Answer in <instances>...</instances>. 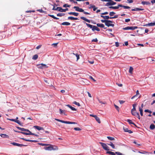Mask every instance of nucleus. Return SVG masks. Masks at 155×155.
<instances>
[{
	"label": "nucleus",
	"instance_id": "nucleus-50",
	"mask_svg": "<svg viewBox=\"0 0 155 155\" xmlns=\"http://www.w3.org/2000/svg\"><path fill=\"white\" fill-rule=\"evenodd\" d=\"M73 103L75 104H76V105H77L78 106H80L79 103L78 102H76V101H74V102H73Z\"/></svg>",
	"mask_w": 155,
	"mask_h": 155
},
{
	"label": "nucleus",
	"instance_id": "nucleus-39",
	"mask_svg": "<svg viewBox=\"0 0 155 155\" xmlns=\"http://www.w3.org/2000/svg\"><path fill=\"white\" fill-rule=\"evenodd\" d=\"M64 14L62 13H59L57 14V15L58 16L61 17L64 15Z\"/></svg>",
	"mask_w": 155,
	"mask_h": 155
},
{
	"label": "nucleus",
	"instance_id": "nucleus-21",
	"mask_svg": "<svg viewBox=\"0 0 155 155\" xmlns=\"http://www.w3.org/2000/svg\"><path fill=\"white\" fill-rule=\"evenodd\" d=\"M141 3L143 5H149L150 4V2H145V1L142 2H141Z\"/></svg>",
	"mask_w": 155,
	"mask_h": 155
},
{
	"label": "nucleus",
	"instance_id": "nucleus-1",
	"mask_svg": "<svg viewBox=\"0 0 155 155\" xmlns=\"http://www.w3.org/2000/svg\"><path fill=\"white\" fill-rule=\"evenodd\" d=\"M48 147H44V149L46 150L51 151L52 150H57L58 149V147L54 145L49 144Z\"/></svg>",
	"mask_w": 155,
	"mask_h": 155
},
{
	"label": "nucleus",
	"instance_id": "nucleus-34",
	"mask_svg": "<svg viewBox=\"0 0 155 155\" xmlns=\"http://www.w3.org/2000/svg\"><path fill=\"white\" fill-rule=\"evenodd\" d=\"M38 55L37 54L35 55L32 58V59L34 60L37 59L38 58Z\"/></svg>",
	"mask_w": 155,
	"mask_h": 155
},
{
	"label": "nucleus",
	"instance_id": "nucleus-2",
	"mask_svg": "<svg viewBox=\"0 0 155 155\" xmlns=\"http://www.w3.org/2000/svg\"><path fill=\"white\" fill-rule=\"evenodd\" d=\"M55 120L57 121L61 122L62 123L66 124H76L77 123L75 122H71L70 121H64L62 120L55 118Z\"/></svg>",
	"mask_w": 155,
	"mask_h": 155
},
{
	"label": "nucleus",
	"instance_id": "nucleus-26",
	"mask_svg": "<svg viewBox=\"0 0 155 155\" xmlns=\"http://www.w3.org/2000/svg\"><path fill=\"white\" fill-rule=\"evenodd\" d=\"M61 25H70V23L68 22H65L62 23Z\"/></svg>",
	"mask_w": 155,
	"mask_h": 155
},
{
	"label": "nucleus",
	"instance_id": "nucleus-19",
	"mask_svg": "<svg viewBox=\"0 0 155 155\" xmlns=\"http://www.w3.org/2000/svg\"><path fill=\"white\" fill-rule=\"evenodd\" d=\"M132 11H139V10H143V9H141L140 8H136L134 9H132Z\"/></svg>",
	"mask_w": 155,
	"mask_h": 155
},
{
	"label": "nucleus",
	"instance_id": "nucleus-41",
	"mask_svg": "<svg viewBox=\"0 0 155 155\" xmlns=\"http://www.w3.org/2000/svg\"><path fill=\"white\" fill-rule=\"evenodd\" d=\"M49 15V16H50V17H51L52 18H54L55 19H59V18L55 17L54 15Z\"/></svg>",
	"mask_w": 155,
	"mask_h": 155
},
{
	"label": "nucleus",
	"instance_id": "nucleus-49",
	"mask_svg": "<svg viewBox=\"0 0 155 155\" xmlns=\"http://www.w3.org/2000/svg\"><path fill=\"white\" fill-rule=\"evenodd\" d=\"M114 106L115 107V108H116V109L118 110V111H119V107L117 106V105H115V104H114Z\"/></svg>",
	"mask_w": 155,
	"mask_h": 155
},
{
	"label": "nucleus",
	"instance_id": "nucleus-42",
	"mask_svg": "<svg viewBox=\"0 0 155 155\" xmlns=\"http://www.w3.org/2000/svg\"><path fill=\"white\" fill-rule=\"evenodd\" d=\"M74 129L76 131H79L81 130V129L79 127H75L74 128Z\"/></svg>",
	"mask_w": 155,
	"mask_h": 155
},
{
	"label": "nucleus",
	"instance_id": "nucleus-22",
	"mask_svg": "<svg viewBox=\"0 0 155 155\" xmlns=\"http://www.w3.org/2000/svg\"><path fill=\"white\" fill-rule=\"evenodd\" d=\"M106 153L110 154L111 155H115L116 153L110 151H107L106 152Z\"/></svg>",
	"mask_w": 155,
	"mask_h": 155
},
{
	"label": "nucleus",
	"instance_id": "nucleus-52",
	"mask_svg": "<svg viewBox=\"0 0 155 155\" xmlns=\"http://www.w3.org/2000/svg\"><path fill=\"white\" fill-rule=\"evenodd\" d=\"M70 5L67 4H65L63 6V7H70Z\"/></svg>",
	"mask_w": 155,
	"mask_h": 155
},
{
	"label": "nucleus",
	"instance_id": "nucleus-28",
	"mask_svg": "<svg viewBox=\"0 0 155 155\" xmlns=\"http://www.w3.org/2000/svg\"><path fill=\"white\" fill-rule=\"evenodd\" d=\"M95 118V119L98 122V123H101V122L100 119L98 117L96 116Z\"/></svg>",
	"mask_w": 155,
	"mask_h": 155
},
{
	"label": "nucleus",
	"instance_id": "nucleus-3",
	"mask_svg": "<svg viewBox=\"0 0 155 155\" xmlns=\"http://www.w3.org/2000/svg\"><path fill=\"white\" fill-rule=\"evenodd\" d=\"M37 66L38 68L41 69L46 68H48L47 65L42 63L37 64Z\"/></svg>",
	"mask_w": 155,
	"mask_h": 155
},
{
	"label": "nucleus",
	"instance_id": "nucleus-12",
	"mask_svg": "<svg viewBox=\"0 0 155 155\" xmlns=\"http://www.w3.org/2000/svg\"><path fill=\"white\" fill-rule=\"evenodd\" d=\"M12 143L14 146H16L20 147L26 146L25 145H23L22 144H18V143H14V142Z\"/></svg>",
	"mask_w": 155,
	"mask_h": 155
},
{
	"label": "nucleus",
	"instance_id": "nucleus-16",
	"mask_svg": "<svg viewBox=\"0 0 155 155\" xmlns=\"http://www.w3.org/2000/svg\"><path fill=\"white\" fill-rule=\"evenodd\" d=\"M81 19L86 21L87 22L90 23V21L88 19H87L85 18L84 17H81Z\"/></svg>",
	"mask_w": 155,
	"mask_h": 155
},
{
	"label": "nucleus",
	"instance_id": "nucleus-32",
	"mask_svg": "<svg viewBox=\"0 0 155 155\" xmlns=\"http://www.w3.org/2000/svg\"><path fill=\"white\" fill-rule=\"evenodd\" d=\"M109 8L116 9L119 8V6H110L109 7Z\"/></svg>",
	"mask_w": 155,
	"mask_h": 155
},
{
	"label": "nucleus",
	"instance_id": "nucleus-63",
	"mask_svg": "<svg viewBox=\"0 0 155 155\" xmlns=\"http://www.w3.org/2000/svg\"><path fill=\"white\" fill-rule=\"evenodd\" d=\"M92 8H93V10L94 11H95L96 10V9L97 8H95V7L94 5L93 6H92Z\"/></svg>",
	"mask_w": 155,
	"mask_h": 155
},
{
	"label": "nucleus",
	"instance_id": "nucleus-58",
	"mask_svg": "<svg viewBox=\"0 0 155 155\" xmlns=\"http://www.w3.org/2000/svg\"><path fill=\"white\" fill-rule=\"evenodd\" d=\"M119 103L120 104H123L124 102V101H119Z\"/></svg>",
	"mask_w": 155,
	"mask_h": 155
},
{
	"label": "nucleus",
	"instance_id": "nucleus-56",
	"mask_svg": "<svg viewBox=\"0 0 155 155\" xmlns=\"http://www.w3.org/2000/svg\"><path fill=\"white\" fill-rule=\"evenodd\" d=\"M89 78L92 80L94 82L96 81V80L94 79L91 76H90Z\"/></svg>",
	"mask_w": 155,
	"mask_h": 155
},
{
	"label": "nucleus",
	"instance_id": "nucleus-23",
	"mask_svg": "<svg viewBox=\"0 0 155 155\" xmlns=\"http://www.w3.org/2000/svg\"><path fill=\"white\" fill-rule=\"evenodd\" d=\"M101 16L105 19H108L109 18H110V17L108 16H104L102 15H101Z\"/></svg>",
	"mask_w": 155,
	"mask_h": 155
},
{
	"label": "nucleus",
	"instance_id": "nucleus-46",
	"mask_svg": "<svg viewBox=\"0 0 155 155\" xmlns=\"http://www.w3.org/2000/svg\"><path fill=\"white\" fill-rule=\"evenodd\" d=\"M26 141L33 142H37V141L35 140H26Z\"/></svg>",
	"mask_w": 155,
	"mask_h": 155
},
{
	"label": "nucleus",
	"instance_id": "nucleus-24",
	"mask_svg": "<svg viewBox=\"0 0 155 155\" xmlns=\"http://www.w3.org/2000/svg\"><path fill=\"white\" fill-rule=\"evenodd\" d=\"M127 121L129 123V124H133L135 126H136L135 124L134 123L132 122V121H131V120H130V119H128L127 120Z\"/></svg>",
	"mask_w": 155,
	"mask_h": 155
},
{
	"label": "nucleus",
	"instance_id": "nucleus-9",
	"mask_svg": "<svg viewBox=\"0 0 155 155\" xmlns=\"http://www.w3.org/2000/svg\"><path fill=\"white\" fill-rule=\"evenodd\" d=\"M57 9H58V11L61 12H65L66 11H67L68 10V9L67 8L65 9H63L62 8H61L60 7H58Z\"/></svg>",
	"mask_w": 155,
	"mask_h": 155
},
{
	"label": "nucleus",
	"instance_id": "nucleus-6",
	"mask_svg": "<svg viewBox=\"0 0 155 155\" xmlns=\"http://www.w3.org/2000/svg\"><path fill=\"white\" fill-rule=\"evenodd\" d=\"M137 28V27L136 26H131V27H127L124 28H123L124 30H134Z\"/></svg>",
	"mask_w": 155,
	"mask_h": 155
},
{
	"label": "nucleus",
	"instance_id": "nucleus-57",
	"mask_svg": "<svg viewBox=\"0 0 155 155\" xmlns=\"http://www.w3.org/2000/svg\"><path fill=\"white\" fill-rule=\"evenodd\" d=\"M123 129H124V131L126 132H127L128 130H129L127 128H125L124 127Z\"/></svg>",
	"mask_w": 155,
	"mask_h": 155
},
{
	"label": "nucleus",
	"instance_id": "nucleus-31",
	"mask_svg": "<svg viewBox=\"0 0 155 155\" xmlns=\"http://www.w3.org/2000/svg\"><path fill=\"white\" fill-rule=\"evenodd\" d=\"M149 25L150 26H153L155 25V23H150L146 25L145 26Z\"/></svg>",
	"mask_w": 155,
	"mask_h": 155
},
{
	"label": "nucleus",
	"instance_id": "nucleus-37",
	"mask_svg": "<svg viewBox=\"0 0 155 155\" xmlns=\"http://www.w3.org/2000/svg\"><path fill=\"white\" fill-rule=\"evenodd\" d=\"M107 138L108 139L111 140H115V139L114 137H107Z\"/></svg>",
	"mask_w": 155,
	"mask_h": 155
},
{
	"label": "nucleus",
	"instance_id": "nucleus-64",
	"mask_svg": "<svg viewBox=\"0 0 155 155\" xmlns=\"http://www.w3.org/2000/svg\"><path fill=\"white\" fill-rule=\"evenodd\" d=\"M97 38L94 39L92 40V41H94V42H97Z\"/></svg>",
	"mask_w": 155,
	"mask_h": 155
},
{
	"label": "nucleus",
	"instance_id": "nucleus-20",
	"mask_svg": "<svg viewBox=\"0 0 155 155\" xmlns=\"http://www.w3.org/2000/svg\"><path fill=\"white\" fill-rule=\"evenodd\" d=\"M133 68L132 67H130V68L129 70V73L131 74H132L133 73Z\"/></svg>",
	"mask_w": 155,
	"mask_h": 155
},
{
	"label": "nucleus",
	"instance_id": "nucleus-33",
	"mask_svg": "<svg viewBox=\"0 0 155 155\" xmlns=\"http://www.w3.org/2000/svg\"><path fill=\"white\" fill-rule=\"evenodd\" d=\"M1 137H8V136L5 134H1L0 135Z\"/></svg>",
	"mask_w": 155,
	"mask_h": 155
},
{
	"label": "nucleus",
	"instance_id": "nucleus-30",
	"mask_svg": "<svg viewBox=\"0 0 155 155\" xmlns=\"http://www.w3.org/2000/svg\"><path fill=\"white\" fill-rule=\"evenodd\" d=\"M86 25H87V26L89 27L90 28H92V29L93 28V27H94L93 25H91L90 24H87V23H86Z\"/></svg>",
	"mask_w": 155,
	"mask_h": 155
},
{
	"label": "nucleus",
	"instance_id": "nucleus-47",
	"mask_svg": "<svg viewBox=\"0 0 155 155\" xmlns=\"http://www.w3.org/2000/svg\"><path fill=\"white\" fill-rule=\"evenodd\" d=\"M115 153H116V154H117L118 155H124L122 153H121L120 152H115Z\"/></svg>",
	"mask_w": 155,
	"mask_h": 155
},
{
	"label": "nucleus",
	"instance_id": "nucleus-4",
	"mask_svg": "<svg viewBox=\"0 0 155 155\" xmlns=\"http://www.w3.org/2000/svg\"><path fill=\"white\" fill-rule=\"evenodd\" d=\"M131 112L132 114L135 116L137 117L139 119H140V117L139 114L136 111V110H131Z\"/></svg>",
	"mask_w": 155,
	"mask_h": 155
},
{
	"label": "nucleus",
	"instance_id": "nucleus-43",
	"mask_svg": "<svg viewBox=\"0 0 155 155\" xmlns=\"http://www.w3.org/2000/svg\"><path fill=\"white\" fill-rule=\"evenodd\" d=\"M137 106L136 104H134L133 105V108L131 110H136L135 107Z\"/></svg>",
	"mask_w": 155,
	"mask_h": 155
},
{
	"label": "nucleus",
	"instance_id": "nucleus-27",
	"mask_svg": "<svg viewBox=\"0 0 155 155\" xmlns=\"http://www.w3.org/2000/svg\"><path fill=\"white\" fill-rule=\"evenodd\" d=\"M68 19H70L71 20H77L78 19L76 18H74L72 17H69L68 18Z\"/></svg>",
	"mask_w": 155,
	"mask_h": 155
},
{
	"label": "nucleus",
	"instance_id": "nucleus-11",
	"mask_svg": "<svg viewBox=\"0 0 155 155\" xmlns=\"http://www.w3.org/2000/svg\"><path fill=\"white\" fill-rule=\"evenodd\" d=\"M113 1L111 0H109L108 2H107L105 5V6H108L109 5H112Z\"/></svg>",
	"mask_w": 155,
	"mask_h": 155
},
{
	"label": "nucleus",
	"instance_id": "nucleus-18",
	"mask_svg": "<svg viewBox=\"0 0 155 155\" xmlns=\"http://www.w3.org/2000/svg\"><path fill=\"white\" fill-rule=\"evenodd\" d=\"M97 30V31H100V29L98 28L97 26H94L93 28L92 29V30L93 31H94V30Z\"/></svg>",
	"mask_w": 155,
	"mask_h": 155
},
{
	"label": "nucleus",
	"instance_id": "nucleus-48",
	"mask_svg": "<svg viewBox=\"0 0 155 155\" xmlns=\"http://www.w3.org/2000/svg\"><path fill=\"white\" fill-rule=\"evenodd\" d=\"M115 14V13L114 12H111L110 13V16H113L114 14Z\"/></svg>",
	"mask_w": 155,
	"mask_h": 155
},
{
	"label": "nucleus",
	"instance_id": "nucleus-62",
	"mask_svg": "<svg viewBox=\"0 0 155 155\" xmlns=\"http://www.w3.org/2000/svg\"><path fill=\"white\" fill-rule=\"evenodd\" d=\"M108 14V12H104V13H101V14L102 15H105L107 14Z\"/></svg>",
	"mask_w": 155,
	"mask_h": 155
},
{
	"label": "nucleus",
	"instance_id": "nucleus-45",
	"mask_svg": "<svg viewBox=\"0 0 155 155\" xmlns=\"http://www.w3.org/2000/svg\"><path fill=\"white\" fill-rule=\"evenodd\" d=\"M39 144L42 146H48V145H49V144H44L42 143H39Z\"/></svg>",
	"mask_w": 155,
	"mask_h": 155
},
{
	"label": "nucleus",
	"instance_id": "nucleus-35",
	"mask_svg": "<svg viewBox=\"0 0 155 155\" xmlns=\"http://www.w3.org/2000/svg\"><path fill=\"white\" fill-rule=\"evenodd\" d=\"M73 54L76 56L77 58V61H78L79 59V55L77 54L73 53Z\"/></svg>",
	"mask_w": 155,
	"mask_h": 155
},
{
	"label": "nucleus",
	"instance_id": "nucleus-14",
	"mask_svg": "<svg viewBox=\"0 0 155 155\" xmlns=\"http://www.w3.org/2000/svg\"><path fill=\"white\" fill-rule=\"evenodd\" d=\"M68 14L70 15H73L75 16H78V13L74 12H70L68 13Z\"/></svg>",
	"mask_w": 155,
	"mask_h": 155
},
{
	"label": "nucleus",
	"instance_id": "nucleus-29",
	"mask_svg": "<svg viewBox=\"0 0 155 155\" xmlns=\"http://www.w3.org/2000/svg\"><path fill=\"white\" fill-rule=\"evenodd\" d=\"M150 127L151 130H153L155 129V126L153 124H152L150 125Z\"/></svg>",
	"mask_w": 155,
	"mask_h": 155
},
{
	"label": "nucleus",
	"instance_id": "nucleus-17",
	"mask_svg": "<svg viewBox=\"0 0 155 155\" xmlns=\"http://www.w3.org/2000/svg\"><path fill=\"white\" fill-rule=\"evenodd\" d=\"M66 106L70 108L72 110H76V109L74 107L70 106V105H67Z\"/></svg>",
	"mask_w": 155,
	"mask_h": 155
},
{
	"label": "nucleus",
	"instance_id": "nucleus-7",
	"mask_svg": "<svg viewBox=\"0 0 155 155\" xmlns=\"http://www.w3.org/2000/svg\"><path fill=\"white\" fill-rule=\"evenodd\" d=\"M112 21L110 20H107V22L105 23V25L107 26L108 27H109L110 26H111L112 27H114V24H111L110 23H112Z\"/></svg>",
	"mask_w": 155,
	"mask_h": 155
},
{
	"label": "nucleus",
	"instance_id": "nucleus-5",
	"mask_svg": "<svg viewBox=\"0 0 155 155\" xmlns=\"http://www.w3.org/2000/svg\"><path fill=\"white\" fill-rule=\"evenodd\" d=\"M99 143L101 145L104 150H109V147L105 143L102 142H100Z\"/></svg>",
	"mask_w": 155,
	"mask_h": 155
},
{
	"label": "nucleus",
	"instance_id": "nucleus-44",
	"mask_svg": "<svg viewBox=\"0 0 155 155\" xmlns=\"http://www.w3.org/2000/svg\"><path fill=\"white\" fill-rule=\"evenodd\" d=\"M17 128L19 130H21V131H25V129L24 128H21L19 127H18Z\"/></svg>",
	"mask_w": 155,
	"mask_h": 155
},
{
	"label": "nucleus",
	"instance_id": "nucleus-61",
	"mask_svg": "<svg viewBox=\"0 0 155 155\" xmlns=\"http://www.w3.org/2000/svg\"><path fill=\"white\" fill-rule=\"evenodd\" d=\"M87 93L88 94V96L90 97H91L92 96L91 94H90V93L88 92H87Z\"/></svg>",
	"mask_w": 155,
	"mask_h": 155
},
{
	"label": "nucleus",
	"instance_id": "nucleus-36",
	"mask_svg": "<svg viewBox=\"0 0 155 155\" xmlns=\"http://www.w3.org/2000/svg\"><path fill=\"white\" fill-rule=\"evenodd\" d=\"M139 111L140 112V115L141 116H142L143 115V109H142L141 108H139Z\"/></svg>",
	"mask_w": 155,
	"mask_h": 155
},
{
	"label": "nucleus",
	"instance_id": "nucleus-25",
	"mask_svg": "<svg viewBox=\"0 0 155 155\" xmlns=\"http://www.w3.org/2000/svg\"><path fill=\"white\" fill-rule=\"evenodd\" d=\"M97 25L98 27H100L101 28H104V25L103 24L98 23L97 24Z\"/></svg>",
	"mask_w": 155,
	"mask_h": 155
},
{
	"label": "nucleus",
	"instance_id": "nucleus-38",
	"mask_svg": "<svg viewBox=\"0 0 155 155\" xmlns=\"http://www.w3.org/2000/svg\"><path fill=\"white\" fill-rule=\"evenodd\" d=\"M19 133H21L22 134H24L25 135H30V133H25L23 132H18Z\"/></svg>",
	"mask_w": 155,
	"mask_h": 155
},
{
	"label": "nucleus",
	"instance_id": "nucleus-10",
	"mask_svg": "<svg viewBox=\"0 0 155 155\" xmlns=\"http://www.w3.org/2000/svg\"><path fill=\"white\" fill-rule=\"evenodd\" d=\"M7 119L9 120H10V121H14L16 123H18V124L19 125L21 124L20 122L18 120H16L14 119Z\"/></svg>",
	"mask_w": 155,
	"mask_h": 155
},
{
	"label": "nucleus",
	"instance_id": "nucleus-53",
	"mask_svg": "<svg viewBox=\"0 0 155 155\" xmlns=\"http://www.w3.org/2000/svg\"><path fill=\"white\" fill-rule=\"evenodd\" d=\"M123 8H124L125 9H128L130 8V7H129V6L125 5H124V6H123Z\"/></svg>",
	"mask_w": 155,
	"mask_h": 155
},
{
	"label": "nucleus",
	"instance_id": "nucleus-15",
	"mask_svg": "<svg viewBox=\"0 0 155 155\" xmlns=\"http://www.w3.org/2000/svg\"><path fill=\"white\" fill-rule=\"evenodd\" d=\"M59 111H60V114H64L66 115L65 114V110H62L61 109H59Z\"/></svg>",
	"mask_w": 155,
	"mask_h": 155
},
{
	"label": "nucleus",
	"instance_id": "nucleus-54",
	"mask_svg": "<svg viewBox=\"0 0 155 155\" xmlns=\"http://www.w3.org/2000/svg\"><path fill=\"white\" fill-rule=\"evenodd\" d=\"M110 146L112 147L113 149H115V147L113 143L112 144L110 145Z\"/></svg>",
	"mask_w": 155,
	"mask_h": 155
},
{
	"label": "nucleus",
	"instance_id": "nucleus-8",
	"mask_svg": "<svg viewBox=\"0 0 155 155\" xmlns=\"http://www.w3.org/2000/svg\"><path fill=\"white\" fill-rule=\"evenodd\" d=\"M74 8L75 9V10L77 11L82 12H84V10L81 8H80L77 6H74Z\"/></svg>",
	"mask_w": 155,
	"mask_h": 155
},
{
	"label": "nucleus",
	"instance_id": "nucleus-60",
	"mask_svg": "<svg viewBox=\"0 0 155 155\" xmlns=\"http://www.w3.org/2000/svg\"><path fill=\"white\" fill-rule=\"evenodd\" d=\"M130 21V19H125V21L126 22H129V21Z\"/></svg>",
	"mask_w": 155,
	"mask_h": 155
},
{
	"label": "nucleus",
	"instance_id": "nucleus-55",
	"mask_svg": "<svg viewBox=\"0 0 155 155\" xmlns=\"http://www.w3.org/2000/svg\"><path fill=\"white\" fill-rule=\"evenodd\" d=\"M108 20H101V21L103 23H105V24L107 22V21Z\"/></svg>",
	"mask_w": 155,
	"mask_h": 155
},
{
	"label": "nucleus",
	"instance_id": "nucleus-40",
	"mask_svg": "<svg viewBox=\"0 0 155 155\" xmlns=\"http://www.w3.org/2000/svg\"><path fill=\"white\" fill-rule=\"evenodd\" d=\"M98 100L99 101V102L101 104H106V102H103L102 101H101L99 99H98Z\"/></svg>",
	"mask_w": 155,
	"mask_h": 155
},
{
	"label": "nucleus",
	"instance_id": "nucleus-51",
	"mask_svg": "<svg viewBox=\"0 0 155 155\" xmlns=\"http://www.w3.org/2000/svg\"><path fill=\"white\" fill-rule=\"evenodd\" d=\"M144 111L145 112H148L151 114L152 113V111L149 110L147 109V110H144Z\"/></svg>",
	"mask_w": 155,
	"mask_h": 155
},
{
	"label": "nucleus",
	"instance_id": "nucleus-59",
	"mask_svg": "<svg viewBox=\"0 0 155 155\" xmlns=\"http://www.w3.org/2000/svg\"><path fill=\"white\" fill-rule=\"evenodd\" d=\"M127 1L129 3H131L133 2V1L132 0H127Z\"/></svg>",
	"mask_w": 155,
	"mask_h": 155
},
{
	"label": "nucleus",
	"instance_id": "nucleus-13",
	"mask_svg": "<svg viewBox=\"0 0 155 155\" xmlns=\"http://www.w3.org/2000/svg\"><path fill=\"white\" fill-rule=\"evenodd\" d=\"M34 127L36 129L38 130H43V128L42 127H39L38 126H34Z\"/></svg>",
	"mask_w": 155,
	"mask_h": 155
}]
</instances>
